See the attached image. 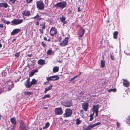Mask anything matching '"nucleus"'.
<instances>
[{
	"mask_svg": "<svg viewBox=\"0 0 130 130\" xmlns=\"http://www.w3.org/2000/svg\"><path fill=\"white\" fill-rule=\"evenodd\" d=\"M66 4L67 3L66 2H61L57 3L54 5V6L62 9L66 7Z\"/></svg>",
	"mask_w": 130,
	"mask_h": 130,
	"instance_id": "f257e3e1",
	"label": "nucleus"
},
{
	"mask_svg": "<svg viewBox=\"0 0 130 130\" xmlns=\"http://www.w3.org/2000/svg\"><path fill=\"white\" fill-rule=\"evenodd\" d=\"M29 128V127L26 126L25 125L23 121H21L20 123L19 129L20 130H28Z\"/></svg>",
	"mask_w": 130,
	"mask_h": 130,
	"instance_id": "f03ea898",
	"label": "nucleus"
},
{
	"mask_svg": "<svg viewBox=\"0 0 130 130\" xmlns=\"http://www.w3.org/2000/svg\"><path fill=\"white\" fill-rule=\"evenodd\" d=\"M72 111L69 108L66 109L65 110V113L63 114L64 117H68L71 116L72 114Z\"/></svg>",
	"mask_w": 130,
	"mask_h": 130,
	"instance_id": "7ed1b4c3",
	"label": "nucleus"
},
{
	"mask_svg": "<svg viewBox=\"0 0 130 130\" xmlns=\"http://www.w3.org/2000/svg\"><path fill=\"white\" fill-rule=\"evenodd\" d=\"M62 105L66 107H70L72 106V102L70 101H66L61 102Z\"/></svg>",
	"mask_w": 130,
	"mask_h": 130,
	"instance_id": "20e7f679",
	"label": "nucleus"
},
{
	"mask_svg": "<svg viewBox=\"0 0 130 130\" xmlns=\"http://www.w3.org/2000/svg\"><path fill=\"white\" fill-rule=\"evenodd\" d=\"M23 22V20L18 19H14L11 22V25H15L19 24Z\"/></svg>",
	"mask_w": 130,
	"mask_h": 130,
	"instance_id": "39448f33",
	"label": "nucleus"
},
{
	"mask_svg": "<svg viewBox=\"0 0 130 130\" xmlns=\"http://www.w3.org/2000/svg\"><path fill=\"white\" fill-rule=\"evenodd\" d=\"M37 6L39 10H43L44 8L43 2L41 1H39L36 2Z\"/></svg>",
	"mask_w": 130,
	"mask_h": 130,
	"instance_id": "423d86ee",
	"label": "nucleus"
},
{
	"mask_svg": "<svg viewBox=\"0 0 130 130\" xmlns=\"http://www.w3.org/2000/svg\"><path fill=\"white\" fill-rule=\"evenodd\" d=\"M6 88L8 89V90H10L13 87V83L11 81L7 82L6 83Z\"/></svg>",
	"mask_w": 130,
	"mask_h": 130,
	"instance_id": "0eeeda50",
	"label": "nucleus"
},
{
	"mask_svg": "<svg viewBox=\"0 0 130 130\" xmlns=\"http://www.w3.org/2000/svg\"><path fill=\"white\" fill-rule=\"evenodd\" d=\"M55 113L57 115H61L63 113V111L61 108H57L55 110Z\"/></svg>",
	"mask_w": 130,
	"mask_h": 130,
	"instance_id": "6e6552de",
	"label": "nucleus"
},
{
	"mask_svg": "<svg viewBox=\"0 0 130 130\" xmlns=\"http://www.w3.org/2000/svg\"><path fill=\"white\" fill-rule=\"evenodd\" d=\"M68 38H65L63 41L60 44V46H66L67 44Z\"/></svg>",
	"mask_w": 130,
	"mask_h": 130,
	"instance_id": "1a4fd4ad",
	"label": "nucleus"
},
{
	"mask_svg": "<svg viewBox=\"0 0 130 130\" xmlns=\"http://www.w3.org/2000/svg\"><path fill=\"white\" fill-rule=\"evenodd\" d=\"M50 33L51 36H54L56 34V29L55 27H52L51 29Z\"/></svg>",
	"mask_w": 130,
	"mask_h": 130,
	"instance_id": "9d476101",
	"label": "nucleus"
},
{
	"mask_svg": "<svg viewBox=\"0 0 130 130\" xmlns=\"http://www.w3.org/2000/svg\"><path fill=\"white\" fill-rule=\"evenodd\" d=\"M98 125L97 123L94 124L90 125L88 126L84 130H90L94 127Z\"/></svg>",
	"mask_w": 130,
	"mask_h": 130,
	"instance_id": "9b49d317",
	"label": "nucleus"
},
{
	"mask_svg": "<svg viewBox=\"0 0 130 130\" xmlns=\"http://www.w3.org/2000/svg\"><path fill=\"white\" fill-rule=\"evenodd\" d=\"M88 105L87 103H84L82 104V108L85 111H87Z\"/></svg>",
	"mask_w": 130,
	"mask_h": 130,
	"instance_id": "f8f14e48",
	"label": "nucleus"
},
{
	"mask_svg": "<svg viewBox=\"0 0 130 130\" xmlns=\"http://www.w3.org/2000/svg\"><path fill=\"white\" fill-rule=\"evenodd\" d=\"M25 85L27 88H30L31 86V84L30 83L29 78L28 79L26 82L25 83Z\"/></svg>",
	"mask_w": 130,
	"mask_h": 130,
	"instance_id": "ddd939ff",
	"label": "nucleus"
},
{
	"mask_svg": "<svg viewBox=\"0 0 130 130\" xmlns=\"http://www.w3.org/2000/svg\"><path fill=\"white\" fill-rule=\"evenodd\" d=\"M85 32L84 30L81 28L79 31V35L80 37H82L83 35Z\"/></svg>",
	"mask_w": 130,
	"mask_h": 130,
	"instance_id": "4468645a",
	"label": "nucleus"
},
{
	"mask_svg": "<svg viewBox=\"0 0 130 130\" xmlns=\"http://www.w3.org/2000/svg\"><path fill=\"white\" fill-rule=\"evenodd\" d=\"M20 29H16L14 30L11 32V34L12 35H14L17 34L20 31Z\"/></svg>",
	"mask_w": 130,
	"mask_h": 130,
	"instance_id": "2eb2a0df",
	"label": "nucleus"
},
{
	"mask_svg": "<svg viewBox=\"0 0 130 130\" xmlns=\"http://www.w3.org/2000/svg\"><path fill=\"white\" fill-rule=\"evenodd\" d=\"M123 85L125 87H128L129 85V82L127 80L123 79Z\"/></svg>",
	"mask_w": 130,
	"mask_h": 130,
	"instance_id": "dca6fc26",
	"label": "nucleus"
},
{
	"mask_svg": "<svg viewBox=\"0 0 130 130\" xmlns=\"http://www.w3.org/2000/svg\"><path fill=\"white\" fill-rule=\"evenodd\" d=\"M8 6V4L6 3H0V7L7 8Z\"/></svg>",
	"mask_w": 130,
	"mask_h": 130,
	"instance_id": "f3484780",
	"label": "nucleus"
},
{
	"mask_svg": "<svg viewBox=\"0 0 130 130\" xmlns=\"http://www.w3.org/2000/svg\"><path fill=\"white\" fill-rule=\"evenodd\" d=\"M10 121L12 124L16 126L17 123V121L15 118L13 117L11 118L10 119Z\"/></svg>",
	"mask_w": 130,
	"mask_h": 130,
	"instance_id": "a211bd4d",
	"label": "nucleus"
},
{
	"mask_svg": "<svg viewBox=\"0 0 130 130\" xmlns=\"http://www.w3.org/2000/svg\"><path fill=\"white\" fill-rule=\"evenodd\" d=\"M92 111H93L95 112L96 115L97 116L98 115V105L94 106L93 108L92 109Z\"/></svg>",
	"mask_w": 130,
	"mask_h": 130,
	"instance_id": "6ab92c4d",
	"label": "nucleus"
},
{
	"mask_svg": "<svg viewBox=\"0 0 130 130\" xmlns=\"http://www.w3.org/2000/svg\"><path fill=\"white\" fill-rule=\"evenodd\" d=\"M45 61L44 60L40 59L39 60L38 62V64L41 65H43L45 63Z\"/></svg>",
	"mask_w": 130,
	"mask_h": 130,
	"instance_id": "aec40b11",
	"label": "nucleus"
},
{
	"mask_svg": "<svg viewBox=\"0 0 130 130\" xmlns=\"http://www.w3.org/2000/svg\"><path fill=\"white\" fill-rule=\"evenodd\" d=\"M52 85H51L48 87L45 88L44 92L45 93H46L47 91L51 90L52 89Z\"/></svg>",
	"mask_w": 130,
	"mask_h": 130,
	"instance_id": "412c9836",
	"label": "nucleus"
},
{
	"mask_svg": "<svg viewBox=\"0 0 130 130\" xmlns=\"http://www.w3.org/2000/svg\"><path fill=\"white\" fill-rule=\"evenodd\" d=\"M23 14L25 16H29L30 15V12L28 11H24L23 12Z\"/></svg>",
	"mask_w": 130,
	"mask_h": 130,
	"instance_id": "4be33fe9",
	"label": "nucleus"
},
{
	"mask_svg": "<svg viewBox=\"0 0 130 130\" xmlns=\"http://www.w3.org/2000/svg\"><path fill=\"white\" fill-rule=\"evenodd\" d=\"M105 61L104 60H101V65L102 68H103L105 66Z\"/></svg>",
	"mask_w": 130,
	"mask_h": 130,
	"instance_id": "5701e85b",
	"label": "nucleus"
},
{
	"mask_svg": "<svg viewBox=\"0 0 130 130\" xmlns=\"http://www.w3.org/2000/svg\"><path fill=\"white\" fill-rule=\"evenodd\" d=\"M59 70V67L57 66L54 67L53 69L54 72H57Z\"/></svg>",
	"mask_w": 130,
	"mask_h": 130,
	"instance_id": "b1692460",
	"label": "nucleus"
},
{
	"mask_svg": "<svg viewBox=\"0 0 130 130\" xmlns=\"http://www.w3.org/2000/svg\"><path fill=\"white\" fill-rule=\"evenodd\" d=\"M24 93L25 96H29L32 94V93L28 91L25 92H24Z\"/></svg>",
	"mask_w": 130,
	"mask_h": 130,
	"instance_id": "393cba45",
	"label": "nucleus"
},
{
	"mask_svg": "<svg viewBox=\"0 0 130 130\" xmlns=\"http://www.w3.org/2000/svg\"><path fill=\"white\" fill-rule=\"evenodd\" d=\"M52 80H57L59 79V77L57 76H52Z\"/></svg>",
	"mask_w": 130,
	"mask_h": 130,
	"instance_id": "a878e982",
	"label": "nucleus"
},
{
	"mask_svg": "<svg viewBox=\"0 0 130 130\" xmlns=\"http://www.w3.org/2000/svg\"><path fill=\"white\" fill-rule=\"evenodd\" d=\"M32 18L39 20H40L41 19V18L39 16L38 14H37L36 16Z\"/></svg>",
	"mask_w": 130,
	"mask_h": 130,
	"instance_id": "bb28decb",
	"label": "nucleus"
},
{
	"mask_svg": "<svg viewBox=\"0 0 130 130\" xmlns=\"http://www.w3.org/2000/svg\"><path fill=\"white\" fill-rule=\"evenodd\" d=\"M118 34V32L117 31H115L113 33V38L115 39H116L117 38V36Z\"/></svg>",
	"mask_w": 130,
	"mask_h": 130,
	"instance_id": "cd10ccee",
	"label": "nucleus"
},
{
	"mask_svg": "<svg viewBox=\"0 0 130 130\" xmlns=\"http://www.w3.org/2000/svg\"><path fill=\"white\" fill-rule=\"evenodd\" d=\"M37 82V81L35 79H33L31 82V85H34L36 84Z\"/></svg>",
	"mask_w": 130,
	"mask_h": 130,
	"instance_id": "c85d7f7f",
	"label": "nucleus"
},
{
	"mask_svg": "<svg viewBox=\"0 0 130 130\" xmlns=\"http://www.w3.org/2000/svg\"><path fill=\"white\" fill-rule=\"evenodd\" d=\"M50 124L49 122H47L45 124V126L43 127V128L44 129L47 128L49 126Z\"/></svg>",
	"mask_w": 130,
	"mask_h": 130,
	"instance_id": "c756f323",
	"label": "nucleus"
},
{
	"mask_svg": "<svg viewBox=\"0 0 130 130\" xmlns=\"http://www.w3.org/2000/svg\"><path fill=\"white\" fill-rule=\"evenodd\" d=\"M116 90L115 89H113L109 90H108V91L109 92H116Z\"/></svg>",
	"mask_w": 130,
	"mask_h": 130,
	"instance_id": "7c9ffc66",
	"label": "nucleus"
},
{
	"mask_svg": "<svg viewBox=\"0 0 130 130\" xmlns=\"http://www.w3.org/2000/svg\"><path fill=\"white\" fill-rule=\"evenodd\" d=\"M66 19V18L63 16H62L60 18V21L62 22H63Z\"/></svg>",
	"mask_w": 130,
	"mask_h": 130,
	"instance_id": "2f4dec72",
	"label": "nucleus"
},
{
	"mask_svg": "<svg viewBox=\"0 0 130 130\" xmlns=\"http://www.w3.org/2000/svg\"><path fill=\"white\" fill-rule=\"evenodd\" d=\"M50 95L49 94H47L44 95V96L42 97V99H44L46 98H50Z\"/></svg>",
	"mask_w": 130,
	"mask_h": 130,
	"instance_id": "473e14b6",
	"label": "nucleus"
},
{
	"mask_svg": "<svg viewBox=\"0 0 130 130\" xmlns=\"http://www.w3.org/2000/svg\"><path fill=\"white\" fill-rule=\"evenodd\" d=\"M81 121L79 120V119H77L76 120V124L77 125L79 124L80 123Z\"/></svg>",
	"mask_w": 130,
	"mask_h": 130,
	"instance_id": "72a5a7b5",
	"label": "nucleus"
},
{
	"mask_svg": "<svg viewBox=\"0 0 130 130\" xmlns=\"http://www.w3.org/2000/svg\"><path fill=\"white\" fill-rule=\"evenodd\" d=\"M110 56L111 60H115L114 55L110 54Z\"/></svg>",
	"mask_w": 130,
	"mask_h": 130,
	"instance_id": "f704fd0d",
	"label": "nucleus"
},
{
	"mask_svg": "<svg viewBox=\"0 0 130 130\" xmlns=\"http://www.w3.org/2000/svg\"><path fill=\"white\" fill-rule=\"evenodd\" d=\"M52 76H50V77H46V78L47 80L48 81V80H52Z\"/></svg>",
	"mask_w": 130,
	"mask_h": 130,
	"instance_id": "c9c22d12",
	"label": "nucleus"
},
{
	"mask_svg": "<svg viewBox=\"0 0 130 130\" xmlns=\"http://www.w3.org/2000/svg\"><path fill=\"white\" fill-rule=\"evenodd\" d=\"M48 54L50 55L52 53V51L51 50H48L47 52Z\"/></svg>",
	"mask_w": 130,
	"mask_h": 130,
	"instance_id": "e433bc0d",
	"label": "nucleus"
},
{
	"mask_svg": "<svg viewBox=\"0 0 130 130\" xmlns=\"http://www.w3.org/2000/svg\"><path fill=\"white\" fill-rule=\"evenodd\" d=\"M32 1L33 0H26V2L28 4H29L31 3Z\"/></svg>",
	"mask_w": 130,
	"mask_h": 130,
	"instance_id": "4c0bfd02",
	"label": "nucleus"
},
{
	"mask_svg": "<svg viewBox=\"0 0 130 130\" xmlns=\"http://www.w3.org/2000/svg\"><path fill=\"white\" fill-rule=\"evenodd\" d=\"M20 54V53H17L15 54V57H18L19 56Z\"/></svg>",
	"mask_w": 130,
	"mask_h": 130,
	"instance_id": "58836bf2",
	"label": "nucleus"
},
{
	"mask_svg": "<svg viewBox=\"0 0 130 130\" xmlns=\"http://www.w3.org/2000/svg\"><path fill=\"white\" fill-rule=\"evenodd\" d=\"M90 121H91L93 119V116H92V115H90Z\"/></svg>",
	"mask_w": 130,
	"mask_h": 130,
	"instance_id": "ea45409f",
	"label": "nucleus"
},
{
	"mask_svg": "<svg viewBox=\"0 0 130 130\" xmlns=\"http://www.w3.org/2000/svg\"><path fill=\"white\" fill-rule=\"evenodd\" d=\"M16 0H10L9 1L11 2L12 3H15Z\"/></svg>",
	"mask_w": 130,
	"mask_h": 130,
	"instance_id": "a19ab883",
	"label": "nucleus"
},
{
	"mask_svg": "<svg viewBox=\"0 0 130 130\" xmlns=\"http://www.w3.org/2000/svg\"><path fill=\"white\" fill-rule=\"evenodd\" d=\"M42 45V46H43L44 47H46V46L45 44L44 43V42H42L41 43Z\"/></svg>",
	"mask_w": 130,
	"mask_h": 130,
	"instance_id": "79ce46f5",
	"label": "nucleus"
},
{
	"mask_svg": "<svg viewBox=\"0 0 130 130\" xmlns=\"http://www.w3.org/2000/svg\"><path fill=\"white\" fill-rule=\"evenodd\" d=\"M120 123L117 122V127H118V128L120 126Z\"/></svg>",
	"mask_w": 130,
	"mask_h": 130,
	"instance_id": "37998d69",
	"label": "nucleus"
},
{
	"mask_svg": "<svg viewBox=\"0 0 130 130\" xmlns=\"http://www.w3.org/2000/svg\"><path fill=\"white\" fill-rule=\"evenodd\" d=\"M77 76H78L77 75L76 76H74L73 78H72L71 79V81H72V80H73V79H74L75 78L77 77Z\"/></svg>",
	"mask_w": 130,
	"mask_h": 130,
	"instance_id": "c03bdc74",
	"label": "nucleus"
},
{
	"mask_svg": "<svg viewBox=\"0 0 130 130\" xmlns=\"http://www.w3.org/2000/svg\"><path fill=\"white\" fill-rule=\"evenodd\" d=\"M35 73V72H32L30 75V76H32Z\"/></svg>",
	"mask_w": 130,
	"mask_h": 130,
	"instance_id": "a18cd8bd",
	"label": "nucleus"
},
{
	"mask_svg": "<svg viewBox=\"0 0 130 130\" xmlns=\"http://www.w3.org/2000/svg\"><path fill=\"white\" fill-rule=\"evenodd\" d=\"M15 126L14 125L13 127L11 129V130H14L15 129Z\"/></svg>",
	"mask_w": 130,
	"mask_h": 130,
	"instance_id": "49530a36",
	"label": "nucleus"
},
{
	"mask_svg": "<svg viewBox=\"0 0 130 130\" xmlns=\"http://www.w3.org/2000/svg\"><path fill=\"white\" fill-rule=\"evenodd\" d=\"M27 56L29 57H31L32 56V54H28L27 55Z\"/></svg>",
	"mask_w": 130,
	"mask_h": 130,
	"instance_id": "de8ad7c7",
	"label": "nucleus"
},
{
	"mask_svg": "<svg viewBox=\"0 0 130 130\" xmlns=\"http://www.w3.org/2000/svg\"><path fill=\"white\" fill-rule=\"evenodd\" d=\"M2 21L4 23H6V21L5 20H3Z\"/></svg>",
	"mask_w": 130,
	"mask_h": 130,
	"instance_id": "09e8293b",
	"label": "nucleus"
},
{
	"mask_svg": "<svg viewBox=\"0 0 130 130\" xmlns=\"http://www.w3.org/2000/svg\"><path fill=\"white\" fill-rule=\"evenodd\" d=\"M10 22H9V21H6V24H10Z\"/></svg>",
	"mask_w": 130,
	"mask_h": 130,
	"instance_id": "8fccbe9b",
	"label": "nucleus"
},
{
	"mask_svg": "<svg viewBox=\"0 0 130 130\" xmlns=\"http://www.w3.org/2000/svg\"><path fill=\"white\" fill-rule=\"evenodd\" d=\"M39 30L41 33H43V31L42 30L40 29H39Z\"/></svg>",
	"mask_w": 130,
	"mask_h": 130,
	"instance_id": "3c124183",
	"label": "nucleus"
},
{
	"mask_svg": "<svg viewBox=\"0 0 130 130\" xmlns=\"http://www.w3.org/2000/svg\"><path fill=\"white\" fill-rule=\"evenodd\" d=\"M0 27L1 28H3V26L2 24H0Z\"/></svg>",
	"mask_w": 130,
	"mask_h": 130,
	"instance_id": "603ef678",
	"label": "nucleus"
},
{
	"mask_svg": "<svg viewBox=\"0 0 130 130\" xmlns=\"http://www.w3.org/2000/svg\"><path fill=\"white\" fill-rule=\"evenodd\" d=\"M36 25H39V23L38 22H37L36 23Z\"/></svg>",
	"mask_w": 130,
	"mask_h": 130,
	"instance_id": "864d4df0",
	"label": "nucleus"
},
{
	"mask_svg": "<svg viewBox=\"0 0 130 130\" xmlns=\"http://www.w3.org/2000/svg\"><path fill=\"white\" fill-rule=\"evenodd\" d=\"M45 28V26H43L42 27V29H44Z\"/></svg>",
	"mask_w": 130,
	"mask_h": 130,
	"instance_id": "5fc2aeb1",
	"label": "nucleus"
},
{
	"mask_svg": "<svg viewBox=\"0 0 130 130\" xmlns=\"http://www.w3.org/2000/svg\"><path fill=\"white\" fill-rule=\"evenodd\" d=\"M93 111V113L92 114H91L90 115H92V116H93L94 114V112H94V111Z\"/></svg>",
	"mask_w": 130,
	"mask_h": 130,
	"instance_id": "6e6d98bb",
	"label": "nucleus"
},
{
	"mask_svg": "<svg viewBox=\"0 0 130 130\" xmlns=\"http://www.w3.org/2000/svg\"><path fill=\"white\" fill-rule=\"evenodd\" d=\"M128 118L129 120V121L130 122V115L128 117Z\"/></svg>",
	"mask_w": 130,
	"mask_h": 130,
	"instance_id": "4d7b16f0",
	"label": "nucleus"
},
{
	"mask_svg": "<svg viewBox=\"0 0 130 130\" xmlns=\"http://www.w3.org/2000/svg\"><path fill=\"white\" fill-rule=\"evenodd\" d=\"M44 39L45 40H46V41H47V39L46 38V37H44Z\"/></svg>",
	"mask_w": 130,
	"mask_h": 130,
	"instance_id": "13d9d810",
	"label": "nucleus"
},
{
	"mask_svg": "<svg viewBox=\"0 0 130 130\" xmlns=\"http://www.w3.org/2000/svg\"><path fill=\"white\" fill-rule=\"evenodd\" d=\"M80 11V8L79 7L78 8V12H79Z\"/></svg>",
	"mask_w": 130,
	"mask_h": 130,
	"instance_id": "bf43d9fd",
	"label": "nucleus"
},
{
	"mask_svg": "<svg viewBox=\"0 0 130 130\" xmlns=\"http://www.w3.org/2000/svg\"><path fill=\"white\" fill-rule=\"evenodd\" d=\"M80 112L81 113H83V110H80Z\"/></svg>",
	"mask_w": 130,
	"mask_h": 130,
	"instance_id": "052dcab7",
	"label": "nucleus"
},
{
	"mask_svg": "<svg viewBox=\"0 0 130 130\" xmlns=\"http://www.w3.org/2000/svg\"><path fill=\"white\" fill-rule=\"evenodd\" d=\"M43 108L44 109H47V107H44Z\"/></svg>",
	"mask_w": 130,
	"mask_h": 130,
	"instance_id": "680f3d73",
	"label": "nucleus"
},
{
	"mask_svg": "<svg viewBox=\"0 0 130 130\" xmlns=\"http://www.w3.org/2000/svg\"><path fill=\"white\" fill-rule=\"evenodd\" d=\"M105 103V106H107V102Z\"/></svg>",
	"mask_w": 130,
	"mask_h": 130,
	"instance_id": "e2e57ef3",
	"label": "nucleus"
},
{
	"mask_svg": "<svg viewBox=\"0 0 130 130\" xmlns=\"http://www.w3.org/2000/svg\"><path fill=\"white\" fill-rule=\"evenodd\" d=\"M2 46V45L0 43V47H1Z\"/></svg>",
	"mask_w": 130,
	"mask_h": 130,
	"instance_id": "0e129e2a",
	"label": "nucleus"
},
{
	"mask_svg": "<svg viewBox=\"0 0 130 130\" xmlns=\"http://www.w3.org/2000/svg\"><path fill=\"white\" fill-rule=\"evenodd\" d=\"M47 83V82H45L44 83V85H45L46 84V83Z\"/></svg>",
	"mask_w": 130,
	"mask_h": 130,
	"instance_id": "69168bd1",
	"label": "nucleus"
},
{
	"mask_svg": "<svg viewBox=\"0 0 130 130\" xmlns=\"http://www.w3.org/2000/svg\"><path fill=\"white\" fill-rule=\"evenodd\" d=\"M82 94H83V92H81L80 93V94H82Z\"/></svg>",
	"mask_w": 130,
	"mask_h": 130,
	"instance_id": "338daca9",
	"label": "nucleus"
},
{
	"mask_svg": "<svg viewBox=\"0 0 130 130\" xmlns=\"http://www.w3.org/2000/svg\"><path fill=\"white\" fill-rule=\"evenodd\" d=\"M100 124V123H99V122H98V125L99 124Z\"/></svg>",
	"mask_w": 130,
	"mask_h": 130,
	"instance_id": "774afa93",
	"label": "nucleus"
}]
</instances>
